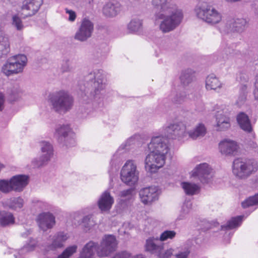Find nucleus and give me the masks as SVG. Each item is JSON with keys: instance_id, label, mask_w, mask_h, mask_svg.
<instances>
[{"instance_id": "obj_1", "label": "nucleus", "mask_w": 258, "mask_h": 258, "mask_svg": "<svg viewBox=\"0 0 258 258\" xmlns=\"http://www.w3.org/2000/svg\"><path fill=\"white\" fill-rule=\"evenodd\" d=\"M152 4L161 10L155 15V19L156 24L160 23L159 29L162 32H169L180 24L183 14L172 0H152Z\"/></svg>"}, {"instance_id": "obj_2", "label": "nucleus", "mask_w": 258, "mask_h": 258, "mask_svg": "<svg viewBox=\"0 0 258 258\" xmlns=\"http://www.w3.org/2000/svg\"><path fill=\"white\" fill-rule=\"evenodd\" d=\"M147 146L150 153L145 158V168L148 172L155 173L165 164L169 151L168 141L162 136H154Z\"/></svg>"}, {"instance_id": "obj_3", "label": "nucleus", "mask_w": 258, "mask_h": 258, "mask_svg": "<svg viewBox=\"0 0 258 258\" xmlns=\"http://www.w3.org/2000/svg\"><path fill=\"white\" fill-rule=\"evenodd\" d=\"M85 83L81 87L82 101L88 103L103 93L105 84L102 70H96L85 77Z\"/></svg>"}, {"instance_id": "obj_4", "label": "nucleus", "mask_w": 258, "mask_h": 258, "mask_svg": "<svg viewBox=\"0 0 258 258\" xmlns=\"http://www.w3.org/2000/svg\"><path fill=\"white\" fill-rule=\"evenodd\" d=\"M187 127L182 122L171 124L165 128V135L167 138L182 141L188 138L197 140L206 135V128L203 123H199L192 130L187 131Z\"/></svg>"}, {"instance_id": "obj_5", "label": "nucleus", "mask_w": 258, "mask_h": 258, "mask_svg": "<svg viewBox=\"0 0 258 258\" xmlns=\"http://www.w3.org/2000/svg\"><path fill=\"white\" fill-rule=\"evenodd\" d=\"M48 101L51 108L59 113H65L70 110L74 104L73 97L65 91L54 92L49 96Z\"/></svg>"}, {"instance_id": "obj_6", "label": "nucleus", "mask_w": 258, "mask_h": 258, "mask_svg": "<svg viewBox=\"0 0 258 258\" xmlns=\"http://www.w3.org/2000/svg\"><path fill=\"white\" fill-rule=\"evenodd\" d=\"M258 169L257 162L251 159L238 158L233 162L232 172L234 175L240 179H245Z\"/></svg>"}, {"instance_id": "obj_7", "label": "nucleus", "mask_w": 258, "mask_h": 258, "mask_svg": "<svg viewBox=\"0 0 258 258\" xmlns=\"http://www.w3.org/2000/svg\"><path fill=\"white\" fill-rule=\"evenodd\" d=\"M27 63L24 54L15 55L8 58L2 66L1 71L5 76L10 77L23 72Z\"/></svg>"}, {"instance_id": "obj_8", "label": "nucleus", "mask_w": 258, "mask_h": 258, "mask_svg": "<svg viewBox=\"0 0 258 258\" xmlns=\"http://www.w3.org/2000/svg\"><path fill=\"white\" fill-rule=\"evenodd\" d=\"M195 12L198 18L211 25L218 24L222 20V14L211 6L206 4L198 5Z\"/></svg>"}, {"instance_id": "obj_9", "label": "nucleus", "mask_w": 258, "mask_h": 258, "mask_svg": "<svg viewBox=\"0 0 258 258\" xmlns=\"http://www.w3.org/2000/svg\"><path fill=\"white\" fill-rule=\"evenodd\" d=\"M139 173L135 162L129 160L125 162L121 170L120 178L126 184L134 185L139 179Z\"/></svg>"}, {"instance_id": "obj_10", "label": "nucleus", "mask_w": 258, "mask_h": 258, "mask_svg": "<svg viewBox=\"0 0 258 258\" xmlns=\"http://www.w3.org/2000/svg\"><path fill=\"white\" fill-rule=\"evenodd\" d=\"M40 148L41 156L38 158H34L32 161V164L34 167H40L46 164L53 155V148L49 142H41Z\"/></svg>"}, {"instance_id": "obj_11", "label": "nucleus", "mask_w": 258, "mask_h": 258, "mask_svg": "<svg viewBox=\"0 0 258 258\" xmlns=\"http://www.w3.org/2000/svg\"><path fill=\"white\" fill-rule=\"evenodd\" d=\"M115 237L111 235H106L103 238L100 244H98L97 256L107 257L113 252L117 247Z\"/></svg>"}, {"instance_id": "obj_12", "label": "nucleus", "mask_w": 258, "mask_h": 258, "mask_svg": "<svg viewBox=\"0 0 258 258\" xmlns=\"http://www.w3.org/2000/svg\"><path fill=\"white\" fill-rule=\"evenodd\" d=\"M93 30V23L87 19H84L76 32L74 38L79 41L84 42L91 37Z\"/></svg>"}, {"instance_id": "obj_13", "label": "nucleus", "mask_w": 258, "mask_h": 258, "mask_svg": "<svg viewBox=\"0 0 258 258\" xmlns=\"http://www.w3.org/2000/svg\"><path fill=\"white\" fill-rule=\"evenodd\" d=\"M71 130L68 125H59L55 128V137L58 141L67 147L74 146L75 141L69 135Z\"/></svg>"}, {"instance_id": "obj_14", "label": "nucleus", "mask_w": 258, "mask_h": 258, "mask_svg": "<svg viewBox=\"0 0 258 258\" xmlns=\"http://www.w3.org/2000/svg\"><path fill=\"white\" fill-rule=\"evenodd\" d=\"M50 237L51 243H48L43 249V252L45 254H47L51 251H55L58 248L62 247L63 243L69 238V236L67 233L59 232L52 237L50 236Z\"/></svg>"}, {"instance_id": "obj_15", "label": "nucleus", "mask_w": 258, "mask_h": 258, "mask_svg": "<svg viewBox=\"0 0 258 258\" xmlns=\"http://www.w3.org/2000/svg\"><path fill=\"white\" fill-rule=\"evenodd\" d=\"M229 110L225 106H222L215 115L217 130L223 131L229 128L231 125L229 117Z\"/></svg>"}, {"instance_id": "obj_16", "label": "nucleus", "mask_w": 258, "mask_h": 258, "mask_svg": "<svg viewBox=\"0 0 258 258\" xmlns=\"http://www.w3.org/2000/svg\"><path fill=\"white\" fill-rule=\"evenodd\" d=\"M43 0H24L21 7V15L23 18L34 15L39 10Z\"/></svg>"}, {"instance_id": "obj_17", "label": "nucleus", "mask_w": 258, "mask_h": 258, "mask_svg": "<svg viewBox=\"0 0 258 258\" xmlns=\"http://www.w3.org/2000/svg\"><path fill=\"white\" fill-rule=\"evenodd\" d=\"M212 169L206 163L200 164L191 171V176L197 177L201 182L208 183L211 177Z\"/></svg>"}, {"instance_id": "obj_18", "label": "nucleus", "mask_w": 258, "mask_h": 258, "mask_svg": "<svg viewBox=\"0 0 258 258\" xmlns=\"http://www.w3.org/2000/svg\"><path fill=\"white\" fill-rule=\"evenodd\" d=\"M139 196L141 202L145 205H151L158 200L159 197L158 189L157 187L150 186L140 190Z\"/></svg>"}, {"instance_id": "obj_19", "label": "nucleus", "mask_w": 258, "mask_h": 258, "mask_svg": "<svg viewBox=\"0 0 258 258\" xmlns=\"http://www.w3.org/2000/svg\"><path fill=\"white\" fill-rule=\"evenodd\" d=\"M37 223L40 228L45 231L53 227L55 224V218L50 212H43L38 216Z\"/></svg>"}, {"instance_id": "obj_20", "label": "nucleus", "mask_w": 258, "mask_h": 258, "mask_svg": "<svg viewBox=\"0 0 258 258\" xmlns=\"http://www.w3.org/2000/svg\"><path fill=\"white\" fill-rule=\"evenodd\" d=\"M13 191L21 192L29 182V177L25 174H18L12 176L10 178Z\"/></svg>"}, {"instance_id": "obj_21", "label": "nucleus", "mask_w": 258, "mask_h": 258, "mask_svg": "<svg viewBox=\"0 0 258 258\" xmlns=\"http://www.w3.org/2000/svg\"><path fill=\"white\" fill-rule=\"evenodd\" d=\"M246 23L244 19H231L226 22L225 27L220 31L227 33L229 31L241 32L244 30Z\"/></svg>"}, {"instance_id": "obj_22", "label": "nucleus", "mask_w": 258, "mask_h": 258, "mask_svg": "<svg viewBox=\"0 0 258 258\" xmlns=\"http://www.w3.org/2000/svg\"><path fill=\"white\" fill-rule=\"evenodd\" d=\"M220 152L225 155H235L238 151V146L234 141L225 139L219 144Z\"/></svg>"}, {"instance_id": "obj_23", "label": "nucleus", "mask_w": 258, "mask_h": 258, "mask_svg": "<svg viewBox=\"0 0 258 258\" xmlns=\"http://www.w3.org/2000/svg\"><path fill=\"white\" fill-rule=\"evenodd\" d=\"M113 203L114 198L108 191L103 192L98 201V207L102 212H109Z\"/></svg>"}, {"instance_id": "obj_24", "label": "nucleus", "mask_w": 258, "mask_h": 258, "mask_svg": "<svg viewBox=\"0 0 258 258\" xmlns=\"http://www.w3.org/2000/svg\"><path fill=\"white\" fill-rule=\"evenodd\" d=\"M158 237H151L148 238L145 245V250L152 254H155L158 256L160 251L163 249V244L159 242Z\"/></svg>"}, {"instance_id": "obj_25", "label": "nucleus", "mask_w": 258, "mask_h": 258, "mask_svg": "<svg viewBox=\"0 0 258 258\" xmlns=\"http://www.w3.org/2000/svg\"><path fill=\"white\" fill-rule=\"evenodd\" d=\"M179 79L182 86H188L196 80V72L191 68L183 69L180 72Z\"/></svg>"}, {"instance_id": "obj_26", "label": "nucleus", "mask_w": 258, "mask_h": 258, "mask_svg": "<svg viewBox=\"0 0 258 258\" xmlns=\"http://www.w3.org/2000/svg\"><path fill=\"white\" fill-rule=\"evenodd\" d=\"M121 11V6L118 3L108 2L103 7V13L107 17L116 16Z\"/></svg>"}, {"instance_id": "obj_27", "label": "nucleus", "mask_w": 258, "mask_h": 258, "mask_svg": "<svg viewBox=\"0 0 258 258\" xmlns=\"http://www.w3.org/2000/svg\"><path fill=\"white\" fill-rule=\"evenodd\" d=\"M237 121L240 128L244 131L250 133L252 130L250 120L248 115L244 113L240 112L237 115Z\"/></svg>"}, {"instance_id": "obj_28", "label": "nucleus", "mask_w": 258, "mask_h": 258, "mask_svg": "<svg viewBox=\"0 0 258 258\" xmlns=\"http://www.w3.org/2000/svg\"><path fill=\"white\" fill-rule=\"evenodd\" d=\"M169 98L173 103L181 104L186 101L187 95L183 91H178L176 89H173L169 95Z\"/></svg>"}, {"instance_id": "obj_29", "label": "nucleus", "mask_w": 258, "mask_h": 258, "mask_svg": "<svg viewBox=\"0 0 258 258\" xmlns=\"http://www.w3.org/2000/svg\"><path fill=\"white\" fill-rule=\"evenodd\" d=\"M37 245V241L34 239H31L28 244L18 251H15L13 256L15 258H25L26 253L32 251Z\"/></svg>"}, {"instance_id": "obj_30", "label": "nucleus", "mask_w": 258, "mask_h": 258, "mask_svg": "<svg viewBox=\"0 0 258 258\" xmlns=\"http://www.w3.org/2000/svg\"><path fill=\"white\" fill-rule=\"evenodd\" d=\"M15 219L13 214L8 211H0V226L6 227L15 223Z\"/></svg>"}, {"instance_id": "obj_31", "label": "nucleus", "mask_w": 258, "mask_h": 258, "mask_svg": "<svg viewBox=\"0 0 258 258\" xmlns=\"http://www.w3.org/2000/svg\"><path fill=\"white\" fill-rule=\"evenodd\" d=\"M222 84L214 74L209 75L206 81V87L208 90H216L221 88Z\"/></svg>"}, {"instance_id": "obj_32", "label": "nucleus", "mask_w": 258, "mask_h": 258, "mask_svg": "<svg viewBox=\"0 0 258 258\" xmlns=\"http://www.w3.org/2000/svg\"><path fill=\"white\" fill-rule=\"evenodd\" d=\"M181 186L186 195L188 196L198 194L200 189V187L198 184L189 182H182Z\"/></svg>"}, {"instance_id": "obj_33", "label": "nucleus", "mask_w": 258, "mask_h": 258, "mask_svg": "<svg viewBox=\"0 0 258 258\" xmlns=\"http://www.w3.org/2000/svg\"><path fill=\"white\" fill-rule=\"evenodd\" d=\"M10 51L9 38L0 32V58L7 55Z\"/></svg>"}, {"instance_id": "obj_34", "label": "nucleus", "mask_w": 258, "mask_h": 258, "mask_svg": "<svg viewBox=\"0 0 258 258\" xmlns=\"http://www.w3.org/2000/svg\"><path fill=\"white\" fill-rule=\"evenodd\" d=\"M243 218V216L232 218L227 222L226 225L221 226L222 229L230 230L239 226L242 221Z\"/></svg>"}, {"instance_id": "obj_35", "label": "nucleus", "mask_w": 258, "mask_h": 258, "mask_svg": "<svg viewBox=\"0 0 258 258\" xmlns=\"http://www.w3.org/2000/svg\"><path fill=\"white\" fill-rule=\"evenodd\" d=\"M24 203L23 199L21 197L13 198L9 200L8 206L12 210H18L23 207Z\"/></svg>"}, {"instance_id": "obj_36", "label": "nucleus", "mask_w": 258, "mask_h": 258, "mask_svg": "<svg viewBox=\"0 0 258 258\" xmlns=\"http://www.w3.org/2000/svg\"><path fill=\"white\" fill-rule=\"evenodd\" d=\"M192 207L191 202L189 201H185L182 205L178 219L183 220L185 219L189 213Z\"/></svg>"}, {"instance_id": "obj_37", "label": "nucleus", "mask_w": 258, "mask_h": 258, "mask_svg": "<svg viewBox=\"0 0 258 258\" xmlns=\"http://www.w3.org/2000/svg\"><path fill=\"white\" fill-rule=\"evenodd\" d=\"M32 206L40 210H48L51 209V205L48 203L34 198L31 202Z\"/></svg>"}, {"instance_id": "obj_38", "label": "nucleus", "mask_w": 258, "mask_h": 258, "mask_svg": "<svg viewBox=\"0 0 258 258\" xmlns=\"http://www.w3.org/2000/svg\"><path fill=\"white\" fill-rule=\"evenodd\" d=\"M77 249L78 246L77 245L68 246L57 256V258H70L77 252Z\"/></svg>"}, {"instance_id": "obj_39", "label": "nucleus", "mask_w": 258, "mask_h": 258, "mask_svg": "<svg viewBox=\"0 0 258 258\" xmlns=\"http://www.w3.org/2000/svg\"><path fill=\"white\" fill-rule=\"evenodd\" d=\"M11 24L17 31H22L25 26L21 18L18 14H14L12 16Z\"/></svg>"}, {"instance_id": "obj_40", "label": "nucleus", "mask_w": 258, "mask_h": 258, "mask_svg": "<svg viewBox=\"0 0 258 258\" xmlns=\"http://www.w3.org/2000/svg\"><path fill=\"white\" fill-rule=\"evenodd\" d=\"M142 21L138 18L133 19L128 24V29L132 32H138L142 29Z\"/></svg>"}, {"instance_id": "obj_41", "label": "nucleus", "mask_w": 258, "mask_h": 258, "mask_svg": "<svg viewBox=\"0 0 258 258\" xmlns=\"http://www.w3.org/2000/svg\"><path fill=\"white\" fill-rule=\"evenodd\" d=\"M12 184L10 179H0V191L4 194H9L12 191Z\"/></svg>"}, {"instance_id": "obj_42", "label": "nucleus", "mask_w": 258, "mask_h": 258, "mask_svg": "<svg viewBox=\"0 0 258 258\" xmlns=\"http://www.w3.org/2000/svg\"><path fill=\"white\" fill-rule=\"evenodd\" d=\"M241 205L244 208L258 205V194L246 199L241 203Z\"/></svg>"}, {"instance_id": "obj_43", "label": "nucleus", "mask_w": 258, "mask_h": 258, "mask_svg": "<svg viewBox=\"0 0 258 258\" xmlns=\"http://www.w3.org/2000/svg\"><path fill=\"white\" fill-rule=\"evenodd\" d=\"M176 234V232L173 230H165L161 234L159 239L160 241H165L173 239Z\"/></svg>"}, {"instance_id": "obj_44", "label": "nucleus", "mask_w": 258, "mask_h": 258, "mask_svg": "<svg viewBox=\"0 0 258 258\" xmlns=\"http://www.w3.org/2000/svg\"><path fill=\"white\" fill-rule=\"evenodd\" d=\"M134 188H130L128 189L121 191L119 193V196L120 198L130 200L133 198L134 195Z\"/></svg>"}, {"instance_id": "obj_45", "label": "nucleus", "mask_w": 258, "mask_h": 258, "mask_svg": "<svg viewBox=\"0 0 258 258\" xmlns=\"http://www.w3.org/2000/svg\"><path fill=\"white\" fill-rule=\"evenodd\" d=\"M246 86L245 85H243L242 87L241 90L240 92V94L238 96L237 100L236 101V104L240 106L245 101L246 99Z\"/></svg>"}, {"instance_id": "obj_46", "label": "nucleus", "mask_w": 258, "mask_h": 258, "mask_svg": "<svg viewBox=\"0 0 258 258\" xmlns=\"http://www.w3.org/2000/svg\"><path fill=\"white\" fill-rule=\"evenodd\" d=\"M190 252L188 247H185L179 249L177 253L174 254L176 258H187Z\"/></svg>"}, {"instance_id": "obj_47", "label": "nucleus", "mask_w": 258, "mask_h": 258, "mask_svg": "<svg viewBox=\"0 0 258 258\" xmlns=\"http://www.w3.org/2000/svg\"><path fill=\"white\" fill-rule=\"evenodd\" d=\"M174 251L173 248H169L164 252H163L162 250L160 251V254H158L157 256L159 258H169L174 254Z\"/></svg>"}, {"instance_id": "obj_48", "label": "nucleus", "mask_w": 258, "mask_h": 258, "mask_svg": "<svg viewBox=\"0 0 258 258\" xmlns=\"http://www.w3.org/2000/svg\"><path fill=\"white\" fill-rule=\"evenodd\" d=\"M91 217L90 215L85 216L82 219V223L86 228H90L93 225V222L91 220Z\"/></svg>"}, {"instance_id": "obj_49", "label": "nucleus", "mask_w": 258, "mask_h": 258, "mask_svg": "<svg viewBox=\"0 0 258 258\" xmlns=\"http://www.w3.org/2000/svg\"><path fill=\"white\" fill-rule=\"evenodd\" d=\"M136 142V139L134 137L129 138L125 143L124 145H122L120 148L126 150L129 149V147L134 144Z\"/></svg>"}, {"instance_id": "obj_50", "label": "nucleus", "mask_w": 258, "mask_h": 258, "mask_svg": "<svg viewBox=\"0 0 258 258\" xmlns=\"http://www.w3.org/2000/svg\"><path fill=\"white\" fill-rule=\"evenodd\" d=\"M131 253L126 251H123L116 253L113 258H128Z\"/></svg>"}, {"instance_id": "obj_51", "label": "nucleus", "mask_w": 258, "mask_h": 258, "mask_svg": "<svg viewBox=\"0 0 258 258\" xmlns=\"http://www.w3.org/2000/svg\"><path fill=\"white\" fill-rule=\"evenodd\" d=\"M61 70L62 72H69L71 71V68L70 67L69 61L66 60L64 61L61 67Z\"/></svg>"}, {"instance_id": "obj_52", "label": "nucleus", "mask_w": 258, "mask_h": 258, "mask_svg": "<svg viewBox=\"0 0 258 258\" xmlns=\"http://www.w3.org/2000/svg\"><path fill=\"white\" fill-rule=\"evenodd\" d=\"M66 13L69 15V20L73 22L76 18V15L74 11L66 9Z\"/></svg>"}, {"instance_id": "obj_53", "label": "nucleus", "mask_w": 258, "mask_h": 258, "mask_svg": "<svg viewBox=\"0 0 258 258\" xmlns=\"http://www.w3.org/2000/svg\"><path fill=\"white\" fill-rule=\"evenodd\" d=\"M253 95L255 99L258 100V75L256 77L254 89L253 90Z\"/></svg>"}, {"instance_id": "obj_54", "label": "nucleus", "mask_w": 258, "mask_h": 258, "mask_svg": "<svg viewBox=\"0 0 258 258\" xmlns=\"http://www.w3.org/2000/svg\"><path fill=\"white\" fill-rule=\"evenodd\" d=\"M5 102L4 94L0 92V111H2L4 108V104Z\"/></svg>"}, {"instance_id": "obj_55", "label": "nucleus", "mask_w": 258, "mask_h": 258, "mask_svg": "<svg viewBox=\"0 0 258 258\" xmlns=\"http://www.w3.org/2000/svg\"><path fill=\"white\" fill-rule=\"evenodd\" d=\"M32 230L31 229L26 230V232H23L21 233V236L24 237H26L28 235L31 234Z\"/></svg>"}, {"instance_id": "obj_56", "label": "nucleus", "mask_w": 258, "mask_h": 258, "mask_svg": "<svg viewBox=\"0 0 258 258\" xmlns=\"http://www.w3.org/2000/svg\"><path fill=\"white\" fill-rule=\"evenodd\" d=\"M133 258H144V256L142 254H138L134 256Z\"/></svg>"}, {"instance_id": "obj_57", "label": "nucleus", "mask_w": 258, "mask_h": 258, "mask_svg": "<svg viewBox=\"0 0 258 258\" xmlns=\"http://www.w3.org/2000/svg\"><path fill=\"white\" fill-rule=\"evenodd\" d=\"M4 165L0 163V171L4 167Z\"/></svg>"}, {"instance_id": "obj_58", "label": "nucleus", "mask_w": 258, "mask_h": 258, "mask_svg": "<svg viewBox=\"0 0 258 258\" xmlns=\"http://www.w3.org/2000/svg\"><path fill=\"white\" fill-rule=\"evenodd\" d=\"M231 50H229L228 51V52H229V53H231Z\"/></svg>"}]
</instances>
